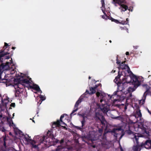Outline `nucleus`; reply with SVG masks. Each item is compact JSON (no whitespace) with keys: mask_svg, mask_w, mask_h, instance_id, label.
Masks as SVG:
<instances>
[{"mask_svg":"<svg viewBox=\"0 0 151 151\" xmlns=\"http://www.w3.org/2000/svg\"><path fill=\"white\" fill-rule=\"evenodd\" d=\"M96 116L98 119L101 121L102 126H101V128H99L98 132L99 134H98L97 132L94 131L89 132L88 137L89 139L92 141L96 140L98 139H100L101 140L100 138H101V134L103 132L102 128L105 126L106 123V121L104 118L100 111L99 112H96Z\"/></svg>","mask_w":151,"mask_h":151,"instance_id":"obj_1","label":"nucleus"},{"mask_svg":"<svg viewBox=\"0 0 151 151\" xmlns=\"http://www.w3.org/2000/svg\"><path fill=\"white\" fill-rule=\"evenodd\" d=\"M142 137L141 135H139L137 134H135L134 135L132 138L133 141L134 143L136 145H134L133 147V151H140L142 148L144 147L147 149L151 148V140H147L145 143H142L140 145H139L138 140L139 137Z\"/></svg>","mask_w":151,"mask_h":151,"instance_id":"obj_2","label":"nucleus"},{"mask_svg":"<svg viewBox=\"0 0 151 151\" xmlns=\"http://www.w3.org/2000/svg\"><path fill=\"white\" fill-rule=\"evenodd\" d=\"M107 97L110 99L111 98L109 95L105 93H101L100 96V100L99 104H97V106L99 107L101 111L104 113H106L109 110V104H108L105 99Z\"/></svg>","mask_w":151,"mask_h":151,"instance_id":"obj_3","label":"nucleus"},{"mask_svg":"<svg viewBox=\"0 0 151 151\" xmlns=\"http://www.w3.org/2000/svg\"><path fill=\"white\" fill-rule=\"evenodd\" d=\"M125 3V0H113L112 1V3L115 6H117V5L120 6L119 9L121 10L122 12H124L128 9V7L124 4Z\"/></svg>","mask_w":151,"mask_h":151,"instance_id":"obj_4","label":"nucleus"},{"mask_svg":"<svg viewBox=\"0 0 151 151\" xmlns=\"http://www.w3.org/2000/svg\"><path fill=\"white\" fill-rule=\"evenodd\" d=\"M85 98V93H83L79 98L78 100L76 102L74 106V109L73 111L70 114L71 116L72 114L75 115L76 114H74V113L77 111L78 109V106L79 104L82 101H84V98Z\"/></svg>","mask_w":151,"mask_h":151,"instance_id":"obj_5","label":"nucleus"},{"mask_svg":"<svg viewBox=\"0 0 151 151\" xmlns=\"http://www.w3.org/2000/svg\"><path fill=\"white\" fill-rule=\"evenodd\" d=\"M17 80H19L20 83L24 85V87H26L28 88H30V86H31V85L33 83L31 78H29V80H28L27 79H23L21 78H18Z\"/></svg>","mask_w":151,"mask_h":151,"instance_id":"obj_6","label":"nucleus"},{"mask_svg":"<svg viewBox=\"0 0 151 151\" xmlns=\"http://www.w3.org/2000/svg\"><path fill=\"white\" fill-rule=\"evenodd\" d=\"M78 115L83 118V120L81 122L82 124L81 127L78 126H74L73 127L75 128L82 131L83 128V126H84L85 123V113H81V112L80 111L78 113Z\"/></svg>","mask_w":151,"mask_h":151,"instance_id":"obj_7","label":"nucleus"},{"mask_svg":"<svg viewBox=\"0 0 151 151\" xmlns=\"http://www.w3.org/2000/svg\"><path fill=\"white\" fill-rule=\"evenodd\" d=\"M3 61L1 60L0 62V72L3 73L4 71L8 70L9 68V63L7 62L6 63H2Z\"/></svg>","mask_w":151,"mask_h":151,"instance_id":"obj_8","label":"nucleus"},{"mask_svg":"<svg viewBox=\"0 0 151 151\" xmlns=\"http://www.w3.org/2000/svg\"><path fill=\"white\" fill-rule=\"evenodd\" d=\"M126 86V84L125 82L117 84V90L114 92V95H117V92L122 91Z\"/></svg>","mask_w":151,"mask_h":151,"instance_id":"obj_9","label":"nucleus"},{"mask_svg":"<svg viewBox=\"0 0 151 151\" xmlns=\"http://www.w3.org/2000/svg\"><path fill=\"white\" fill-rule=\"evenodd\" d=\"M123 73L124 74V79L125 80V82L126 83V84H127V83H130L132 81V76H129L128 75H127L125 73V72L124 71L122 73V75H124Z\"/></svg>","mask_w":151,"mask_h":151,"instance_id":"obj_10","label":"nucleus"},{"mask_svg":"<svg viewBox=\"0 0 151 151\" xmlns=\"http://www.w3.org/2000/svg\"><path fill=\"white\" fill-rule=\"evenodd\" d=\"M132 83L134 86H138L140 84V81L138 78L134 75L132 76Z\"/></svg>","mask_w":151,"mask_h":151,"instance_id":"obj_11","label":"nucleus"},{"mask_svg":"<svg viewBox=\"0 0 151 151\" xmlns=\"http://www.w3.org/2000/svg\"><path fill=\"white\" fill-rule=\"evenodd\" d=\"M142 86L143 88L146 90L143 95L146 96L148 95L151 96V91L150 87L147 84H143Z\"/></svg>","mask_w":151,"mask_h":151,"instance_id":"obj_12","label":"nucleus"},{"mask_svg":"<svg viewBox=\"0 0 151 151\" xmlns=\"http://www.w3.org/2000/svg\"><path fill=\"white\" fill-rule=\"evenodd\" d=\"M127 22L124 21H122L119 22L118 20L114 19H112L111 21L114 22L116 23H120L122 24H127L128 23L129 19L128 18L126 19Z\"/></svg>","mask_w":151,"mask_h":151,"instance_id":"obj_13","label":"nucleus"},{"mask_svg":"<svg viewBox=\"0 0 151 151\" xmlns=\"http://www.w3.org/2000/svg\"><path fill=\"white\" fill-rule=\"evenodd\" d=\"M32 85H31V86H30V88L33 89L37 92L41 91V92H42V91L40 90V89L38 85L35 84L34 83L32 84Z\"/></svg>","mask_w":151,"mask_h":151,"instance_id":"obj_14","label":"nucleus"},{"mask_svg":"<svg viewBox=\"0 0 151 151\" xmlns=\"http://www.w3.org/2000/svg\"><path fill=\"white\" fill-rule=\"evenodd\" d=\"M125 62V61H124V62H121V63L119 64V67H118V68L119 70H120V69L122 70L126 69L128 67V66L127 65L124 64Z\"/></svg>","mask_w":151,"mask_h":151,"instance_id":"obj_15","label":"nucleus"},{"mask_svg":"<svg viewBox=\"0 0 151 151\" xmlns=\"http://www.w3.org/2000/svg\"><path fill=\"white\" fill-rule=\"evenodd\" d=\"M135 116H137L141 118L142 117V114L141 112V110L140 109L139 107H137L136 111Z\"/></svg>","mask_w":151,"mask_h":151,"instance_id":"obj_16","label":"nucleus"},{"mask_svg":"<svg viewBox=\"0 0 151 151\" xmlns=\"http://www.w3.org/2000/svg\"><path fill=\"white\" fill-rule=\"evenodd\" d=\"M68 149L67 148H63L61 146H59L55 150L52 151H68Z\"/></svg>","mask_w":151,"mask_h":151,"instance_id":"obj_17","label":"nucleus"},{"mask_svg":"<svg viewBox=\"0 0 151 151\" xmlns=\"http://www.w3.org/2000/svg\"><path fill=\"white\" fill-rule=\"evenodd\" d=\"M97 87H94V88L91 87L90 88L89 91H88L87 90L86 91V93H87L90 94H93L95 93L96 91L95 89Z\"/></svg>","mask_w":151,"mask_h":151,"instance_id":"obj_18","label":"nucleus"},{"mask_svg":"<svg viewBox=\"0 0 151 151\" xmlns=\"http://www.w3.org/2000/svg\"><path fill=\"white\" fill-rule=\"evenodd\" d=\"M60 126V122L59 120H58L56 122L53 123L52 127V128H55L57 127H59Z\"/></svg>","mask_w":151,"mask_h":151,"instance_id":"obj_19","label":"nucleus"},{"mask_svg":"<svg viewBox=\"0 0 151 151\" xmlns=\"http://www.w3.org/2000/svg\"><path fill=\"white\" fill-rule=\"evenodd\" d=\"M120 131V129H114L111 131V132L112 133H114L115 134L114 136L115 137H116V135L118 134L119 133L118 132Z\"/></svg>","mask_w":151,"mask_h":151,"instance_id":"obj_20","label":"nucleus"},{"mask_svg":"<svg viewBox=\"0 0 151 151\" xmlns=\"http://www.w3.org/2000/svg\"><path fill=\"white\" fill-rule=\"evenodd\" d=\"M146 96L144 95H143V97L142 98V99L139 101V103L140 104H143L145 102V101L146 99Z\"/></svg>","mask_w":151,"mask_h":151,"instance_id":"obj_21","label":"nucleus"},{"mask_svg":"<svg viewBox=\"0 0 151 151\" xmlns=\"http://www.w3.org/2000/svg\"><path fill=\"white\" fill-rule=\"evenodd\" d=\"M8 81L7 79H5L4 78L0 79V83H2L6 85V86H7V82Z\"/></svg>","mask_w":151,"mask_h":151,"instance_id":"obj_22","label":"nucleus"},{"mask_svg":"<svg viewBox=\"0 0 151 151\" xmlns=\"http://www.w3.org/2000/svg\"><path fill=\"white\" fill-rule=\"evenodd\" d=\"M142 126H143V130H144V132L143 133L144 134H146L147 135V136H148L149 135V133L147 131V129L146 128V127H147L145 126L146 127H145L143 125H142Z\"/></svg>","mask_w":151,"mask_h":151,"instance_id":"obj_23","label":"nucleus"},{"mask_svg":"<svg viewBox=\"0 0 151 151\" xmlns=\"http://www.w3.org/2000/svg\"><path fill=\"white\" fill-rule=\"evenodd\" d=\"M18 84L17 85V87L19 89H22L23 88V87H25L24 85L22 84V83H20L19 80H18Z\"/></svg>","mask_w":151,"mask_h":151,"instance_id":"obj_24","label":"nucleus"},{"mask_svg":"<svg viewBox=\"0 0 151 151\" xmlns=\"http://www.w3.org/2000/svg\"><path fill=\"white\" fill-rule=\"evenodd\" d=\"M40 99L39 100L38 103H40V104L43 101H44L45 99L46 98L45 96L41 95H40Z\"/></svg>","mask_w":151,"mask_h":151,"instance_id":"obj_25","label":"nucleus"},{"mask_svg":"<svg viewBox=\"0 0 151 151\" xmlns=\"http://www.w3.org/2000/svg\"><path fill=\"white\" fill-rule=\"evenodd\" d=\"M65 115L66 116H67V115L65 114H63L62 115L60 116V120L59 121H60V122H61L64 125H66V124L64 122H63L62 121V119L63 118H64V117Z\"/></svg>","mask_w":151,"mask_h":151,"instance_id":"obj_26","label":"nucleus"},{"mask_svg":"<svg viewBox=\"0 0 151 151\" xmlns=\"http://www.w3.org/2000/svg\"><path fill=\"white\" fill-rule=\"evenodd\" d=\"M127 72L129 75H128L129 76H132L134 75L132 72L130 70V68L129 66H128V67L127 68Z\"/></svg>","mask_w":151,"mask_h":151,"instance_id":"obj_27","label":"nucleus"},{"mask_svg":"<svg viewBox=\"0 0 151 151\" xmlns=\"http://www.w3.org/2000/svg\"><path fill=\"white\" fill-rule=\"evenodd\" d=\"M102 10L103 12V13L105 15H104L102 16V17L105 19H106V18L107 17V16L106 15V13H105V12L104 11V10L103 9H102Z\"/></svg>","mask_w":151,"mask_h":151,"instance_id":"obj_28","label":"nucleus"},{"mask_svg":"<svg viewBox=\"0 0 151 151\" xmlns=\"http://www.w3.org/2000/svg\"><path fill=\"white\" fill-rule=\"evenodd\" d=\"M134 88H132L131 87H129L128 88V91L129 92H133L134 91Z\"/></svg>","mask_w":151,"mask_h":151,"instance_id":"obj_29","label":"nucleus"},{"mask_svg":"<svg viewBox=\"0 0 151 151\" xmlns=\"http://www.w3.org/2000/svg\"><path fill=\"white\" fill-rule=\"evenodd\" d=\"M101 4H102V7H101V9H103L102 7H104L105 6V4L104 2V0H101Z\"/></svg>","mask_w":151,"mask_h":151,"instance_id":"obj_30","label":"nucleus"},{"mask_svg":"<svg viewBox=\"0 0 151 151\" xmlns=\"http://www.w3.org/2000/svg\"><path fill=\"white\" fill-rule=\"evenodd\" d=\"M2 114H0V124L3 123V122L2 120Z\"/></svg>","mask_w":151,"mask_h":151,"instance_id":"obj_31","label":"nucleus"},{"mask_svg":"<svg viewBox=\"0 0 151 151\" xmlns=\"http://www.w3.org/2000/svg\"><path fill=\"white\" fill-rule=\"evenodd\" d=\"M119 71H120L119 70L118 71V75L115 78L116 79L118 80H119V78H120L121 76V75L119 74Z\"/></svg>","mask_w":151,"mask_h":151,"instance_id":"obj_32","label":"nucleus"},{"mask_svg":"<svg viewBox=\"0 0 151 151\" xmlns=\"http://www.w3.org/2000/svg\"><path fill=\"white\" fill-rule=\"evenodd\" d=\"M24 140L26 141L27 142H29V141H32L31 139H29L24 137Z\"/></svg>","mask_w":151,"mask_h":151,"instance_id":"obj_33","label":"nucleus"},{"mask_svg":"<svg viewBox=\"0 0 151 151\" xmlns=\"http://www.w3.org/2000/svg\"><path fill=\"white\" fill-rule=\"evenodd\" d=\"M116 60V63L117 64H119H119L121 63L118 60V57H117Z\"/></svg>","mask_w":151,"mask_h":151,"instance_id":"obj_34","label":"nucleus"},{"mask_svg":"<svg viewBox=\"0 0 151 151\" xmlns=\"http://www.w3.org/2000/svg\"><path fill=\"white\" fill-rule=\"evenodd\" d=\"M114 82L116 83L117 84L118 83H119V80H117L116 78H115V79L114 80Z\"/></svg>","mask_w":151,"mask_h":151,"instance_id":"obj_35","label":"nucleus"},{"mask_svg":"<svg viewBox=\"0 0 151 151\" xmlns=\"http://www.w3.org/2000/svg\"><path fill=\"white\" fill-rule=\"evenodd\" d=\"M10 106L14 107L15 106V103H12L11 104Z\"/></svg>","mask_w":151,"mask_h":151,"instance_id":"obj_36","label":"nucleus"},{"mask_svg":"<svg viewBox=\"0 0 151 151\" xmlns=\"http://www.w3.org/2000/svg\"><path fill=\"white\" fill-rule=\"evenodd\" d=\"M48 137L50 138H52V139L53 138H54V137L53 135H52V136H51V133H50L49 134V136Z\"/></svg>","mask_w":151,"mask_h":151,"instance_id":"obj_37","label":"nucleus"},{"mask_svg":"<svg viewBox=\"0 0 151 151\" xmlns=\"http://www.w3.org/2000/svg\"><path fill=\"white\" fill-rule=\"evenodd\" d=\"M146 109L147 111L149 114L151 115V111L149 110L148 108H147Z\"/></svg>","mask_w":151,"mask_h":151,"instance_id":"obj_38","label":"nucleus"},{"mask_svg":"<svg viewBox=\"0 0 151 151\" xmlns=\"http://www.w3.org/2000/svg\"><path fill=\"white\" fill-rule=\"evenodd\" d=\"M64 142V140L63 139H62L60 142V143L61 144L63 143Z\"/></svg>","mask_w":151,"mask_h":151,"instance_id":"obj_39","label":"nucleus"},{"mask_svg":"<svg viewBox=\"0 0 151 151\" xmlns=\"http://www.w3.org/2000/svg\"><path fill=\"white\" fill-rule=\"evenodd\" d=\"M96 95L98 97H99V96H101V95H100V93L99 92H97L96 93Z\"/></svg>","mask_w":151,"mask_h":151,"instance_id":"obj_40","label":"nucleus"},{"mask_svg":"<svg viewBox=\"0 0 151 151\" xmlns=\"http://www.w3.org/2000/svg\"><path fill=\"white\" fill-rule=\"evenodd\" d=\"M10 57V56L9 55L5 56V59H9Z\"/></svg>","mask_w":151,"mask_h":151,"instance_id":"obj_41","label":"nucleus"},{"mask_svg":"<svg viewBox=\"0 0 151 151\" xmlns=\"http://www.w3.org/2000/svg\"><path fill=\"white\" fill-rule=\"evenodd\" d=\"M8 46V44L6 42L4 43V47H7Z\"/></svg>","mask_w":151,"mask_h":151,"instance_id":"obj_42","label":"nucleus"},{"mask_svg":"<svg viewBox=\"0 0 151 151\" xmlns=\"http://www.w3.org/2000/svg\"><path fill=\"white\" fill-rule=\"evenodd\" d=\"M2 131V132H5L6 131V130L4 128V127H3Z\"/></svg>","mask_w":151,"mask_h":151,"instance_id":"obj_43","label":"nucleus"},{"mask_svg":"<svg viewBox=\"0 0 151 151\" xmlns=\"http://www.w3.org/2000/svg\"><path fill=\"white\" fill-rule=\"evenodd\" d=\"M19 94V93H17V92H16L15 93V95L16 96H18Z\"/></svg>","mask_w":151,"mask_h":151,"instance_id":"obj_44","label":"nucleus"},{"mask_svg":"<svg viewBox=\"0 0 151 151\" xmlns=\"http://www.w3.org/2000/svg\"><path fill=\"white\" fill-rule=\"evenodd\" d=\"M59 140L58 139H56L55 141V142L56 143H58V142H59Z\"/></svg>","mask_w":151,"mask_h":151,"instance_id":"obj_45","label":"nucleus"},{"mask_svg":"<svg viewBox=\"0 0 151 151\" xmlns=\"http://www.w3.org/2000/svg\"><path fill=\"white\" fill-rule=\"evenodd\" d=\"M134 48L135 49H137V48H138V47L137 46H134Z\"/></svg>","mask_w":151,"mask_h":151,"instance_id":"obj_46","label":"nucleus"},{"mask_svg":"<svg viewBox=\"0 0 151 151\" xmlns=\"http://www.w3.org/2000/svg\"><path fill=\"white\" fill-rule=\"evenodd\" d=\"M16 92H19V93H20V90L19 89H17L16 90Z\"/></svg>","mask_w":151,"mask_h":151,"instance_id":"obj_47","label":"nucleus"},{"mask_svg":"<svg viewBox=\"0 0 151 151\" xmlns=\"http://www.w3.org/2000/svg\"><path fill=\"white\" fill-rule=\"evenodd\" d=\"M2 73L1 72H0V79H1V74Z\"/></svg>","mask_w":151,"mask_h":151,"instance_id":"obj_48","label":"nucleus"},{"mask_svg":"<svg viewBox=\"0 0 151 151\" xmlns=\"http://www.w3.org/2000/svg\"><path fill=\"white\" fill-rule=\"evenodd\" d=\"M126 54L127 55H129V52H126Z\"/></svg>","mask_w":151,"mask_h":151,"instance_id":"obj_49","label":"nucleus"},{"mask_svg":"<svg viewBox=\"0 0 151 151\" xmlns=\"http://www.w3.org/2000/svg\"><path fill=\"white\" fill-rule=\"evenodd\" d=\"M120 117H121L120 116H117V117H114L113 118H114V119H118Z\"/></svg>","mask_w":151,"mask_h":151,"instance_id":"obj_50","label":"nucleus"},{"mask_svg":"<svg viewBox=\"0 0 151 151\" xmlns=\"http://www.w3.org/2000/svg\"><path fill=\"white\" fill-rule=\"evenodd\" d=\"M33 147L35 148L37 147V146L36 145H33Z\"/></svg>","mask_w":151,"mask_h":151,"instance_id":"obj_51","label":"nucleus"},{"mask_svg":"<svg viewBox=\"0 0 151 151\" xmlns=\"http://www.w3.org/2000/svg\"><path fill=\"white\" fill-rule=\"evenodd\" d=\"M50 132V131H49V130H48V132H47V134H49V133Z\"/></svg>","mask_w":151,"mask_h":151,"instance_id":"obj_52","label":"nucleus"},{"mask_svg":"<svg viewBox=\"0 0 151 151\" xmlns=\"http://www.w3.org/2000/svg\"><path fill=\"white\" fill-rule=\"evenodd\" d=\"M15 48H16V47H12V49H13V50H14V49H15Z\"/></svg>","mask_w":151,"mask_h":151,"instance_id":"obj_53","label":"nucleus"},{"mask_svg":"<svg viewBox=\"0 0 151 151\" xmlns=\"http://www.w3.org/2000/svg\"><path fill=\"white\" fill-rule=\"evenodd\" d=\"M124 109H127V107L126 106H125V107H124Z\"/></svg>","mask_w":151,"mask_h":151,"instance_id":"obj_54","label":"nucleus"},{"mask_svg":"<svg viewBox=\"0 0 151 151\" xmlns=\"http://www.w3.org/2000/svg\"><path fill=\"white\" fill-rule=\"evenodd\" d=\"M4 146H5V145H6V143H5V142H4Z\"/></svg>","mask_w":151,"mask_h":151,"instance_id":"obj_55","label":"nucleus"},{"mask_svg":"<svg viewBox=\"0 0 151 151\" xmlns=\"http://www.w3.org/2000/svg\"><path fill=\"white\" fill-rule=\"evenodd\" d=\"M85 138V136H83V140H84V138Z\"/></svg>","mask_w":151,"mask_h":151,"instance_id":"obj_56","label":"nucleus"},{"mask_svg":"<svg viewBox=\"0 0 151 151\" xmlns=\"http://www.w3.org/2000/svg\"><path fill=\"white\" fill-rule=\"evenodd\" d=\"M127 29V32L128 33V32H128V29Z\"/></svg>","mask_w":151,"mask_h":151,"instance_id":"obj_57","label":"nucleus"},{"mask_svg":"<svg viewBox=\"0 0 151 151\" xmlns=\"http://www.w3.org/2000/svg\"><path fill=\"white\" fill-rule=\"evenodd\" d=\"M27 136L29 137L30 138V137H29L28 135H27Z\"/></svg>","mask_w":151,"mask_h":151,"instance_id":"obj_58","label":"nucleus"},{"mask_svg":"<svg viewBox=\"0 0 151 151\" xmlns=\"http://www.w3.org/2000/svg\"><path fill=\"white\" fill-rule=\"evenodd\" d=\"M122 136H123V135H121V136L120 137V138H122Z\"/></svg>","mask_w":151,"mask_h":151,"instance_id":"obj_59","label":"nucleus"},{"mask_svg":"<svg viewBox=\"0 0 151 151\" xmlns=\"http://www.w3.org/2000/svg\"><path fill=\"white\" fill-rule=\"evenodd\" d=\"M109 42H110V43H111V40H110L109 41Z\"/></svg>","mask_w":151,"mask_h":151,"instance_id":"obj_60","label":"nucleus"},{"mask_svg":"<svg viewBox=\"0 0 151 151\" xmlns=\"http://www.w3.org/2000/svg\"><path fill=\"white\" fill-rule=\"evenodd\" d=\"M91 78V77L90 76V77H89V79H90Z\"/></svg>","mask_w":151,"mask_h":151,"instance_id":"obj_61","label":"nucleus"},{"mask_svg":"<svg viewBox=\"0 0 151 151\" xmlns=\"http://www.w3.org/2000/svg\"><path fill=\"white\" fill-rule=\"evenodd\" d=\"M115 70H114V72H113V73H115Z\"/></svg>","mask_w":151,"mask_h":151,"instance_id":"obj_62","label":"nucleus"},{"mask_svg":"<svg viewBox=\"0 0 151 151\" xmlns=\"http://www.w3.org/2000/svg\"><path fill=\"white\" fill-rule=\"evenodd\" d=\"M13 116H14V114H13Z\"/></svg>","mask_w":151,"mask_h":151,"instance_id":"obj_63","label":"nucleus"},{"mask_svg":"<svg viewBox=\"0 0 151 151\" xmlns=\"http://www.w3.org/2000/svg\"><path fill=\"white\" fill-rule=\"evenodd\" d=\"M64 128H66V127H63Z\"/></svg>","mask_w":151,"mask_h":151,"instance_id":"obj_64","label":"nucleus"}]
</instances>
